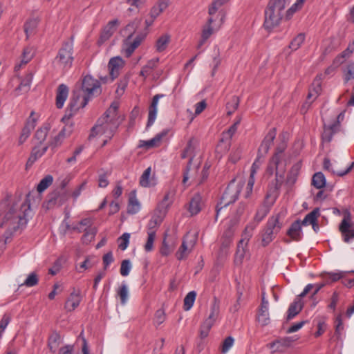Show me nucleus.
I'll return each instance as SVG.
<instances>
[{
	"label": "nucleus",
	"mask_w": 354,
	"mask_h": 354,
	"mask_svg": "<svg viewBox=\"0 0 354 354\" xmlns=\"http://www.w3.org/2000/svg\"><path fill=\"white\" fill-rule=\"evenodd\" d=\"M28 195L27 198H28ZM30 210V204L28 198L24 201H13L7 205L1 227L6 229L2 236L3 239V245H5L10 242L13 234L18 230L24 227L28 221L27 216Z\"/></svg>",
	"instance_id": "1"
},
{
	"label": "nucleus",
	"mask_w": 354,
	"mask_h": 354,
	"mask_svg": "<svg viewBox=\"0 0 354 354\" xmlns=\"http://www.w3.org/2000/svg\"><path fill=\"white\" fill-rule=\"evenodd\" d=\"M119 104L113 102L110 107L104 113V115L100 118L96 124L93 127L89 138L97 135H104L106 138L111 139L118 127L117 111Z\"/></svg>",
	"instance_id": "2"
},
{
	"label": "nucleus",
	"mask_w": 354,
	"mask_h": 354,
	"mask_svg": "<svg viewBox=\"0 0 354 354\" xmlns=\"http://www.w3.org/2000/svg\"><path fill=\"white\" fill-rule=\"evenodd\" d=\"M285 0H270L265 10L263 26L271 30L279 24L282 18L281 12L284 10Z\"/></svg>",
	"instance_id": "3"
},
{
	"label": "nucleus",
	"mask_w": 354,
	"mask_h": 354,
	"mask_svg": "<svg viewBox=\"0 0 354 354\" xmlns=\"http://www.w3.org/2000/svg\"><path fill=\"white\" fill-rule=\"evenodd\" d=\"M243 186V184L242 183H236L235 179L230 182L216 207V221L218 220L221 209L234 203L238 199Z\"/></svg>",
	"instance_id": "4"
},
{
	"label": "nucleus",
	"mask_w": 354,
	"mask_h": 354,
	"mask_svg": "<svg viewBox=\"0 0 354 354\" xmlns=\"http://www.w3.org/2000/svg\"><path fill=\"white\" fill-rule=\"evenodd\" d=\"M73 41L71 37L63 44L55 57V62L60 67L66 69L71 67L73 62Z\"/></svg>",
	"instance_id": "5"
},
{
	"label": "nucleus",
	"mask_w": 354,
	"mask_h": 354,
	"mask_svg": "<svg viewBox=\"0 0 354 354\" xmlns=\"http://www.w3.org/2000/svg\"><path fill=\"white\" fill-rule=\"evenodd\" d=\"M281 165L282 162L279 161L278 156L273 155L266 169V173L269 176H272L275 173V189H279L283 182L286 168L285 165L281 167Z\"/></svg>",
	"instance_id": "6"
},
{
	"label": "nucleus",
	"mask_w": 354,
	"mask_h": 354,
	"mask_svg": "<svg viewBox=\"0 0 354 354\" xmlns=\"http://www.w3.org/2000/svg\"><path fill=\"white\" fill-rule=\"evenodd\" d=\"M91 99L88 94L82 92L77 87L73 91L72 96L70 100L68 108L70 109L71 114L75 113L80 109L86 106L88 101Z\"/></svg>",
	"instance_id": "7"
},
{
	"label": "nucleus",
	"mask_w": 354,
	"mask_h": 354,
	"mask_svg": "<svg viewBox=\"0 0 354 354\" xmlns=\"http://www.w3.org/2000/svg\"><path fill=\"white\" fill-rule=\"evenodd\" d=\"M351 217L350 212L346 210L344 213V218L339 227L342 239L346 243H350L354 239V229L351 228Z\"/></svg>",
	"instance_id": "8"
},
{
	"label": "nucleus",
	"mask_w": 354,
	"mask_h": 354,
	"mask_svg": "<svg viewBox=\"0 0 354 354\" xmlns=\"http://www.w3.org/2000/svg\"><path fill=\"white\" fill-rule=\"evenodd\" d=\"M76 87L92 97L95 93L100 91V83L97 80L88 75L83 78L81 85L76 86Z\"/></svg>",
	"instance_id": "9"
},
{
	"label": "nucleus",
	"mask_w": 354,
	"mask_h": 354,
	"mask_svg": "<svg viewBox=\"0 0 354 354\" xmlns=\"http://www.w3.org/2000/svg\"><path fill=\"white\" fill-rule=\"evenodd\" d=\"M169 6L168 0H158V2L151 8L149 18L145 20L147 27L151 26L154 20L167 9Z\"/></svg>",
	"instance_id": "10"
},
{
	"label": "nucleus",
	"mask_w": 354,
	"mask_h": 354,
	"mask_svg": "<svg viewBox=\"0 0 354 354\" xmlns=\"http://www.w3.org/2000/svg\"><path fill=\"white\" fill-rule=\"evenodd\" d=\"M196 240L195 238H192L189 240V236H186L183 239L180 247L176 253V257L177 259L180 261L185 259L193 250L196 244Z\"/></svg>",
	"instance_id": "11"
},
{
	"label": "nucleus",
	"mask_w": 354,
	"mask_h": 354,
	"mask_svg": "<svg viewBox=\"0 0 354 354\" xmlns=\"http://www.w3.org/2000/svg\"><path fill=\"white\" fill-rule=\"evenodd\" d=\"M125 62L120 56L113 57L108 63L109 75L111 81L118 77L120 70L124 66Z\"/></svg>",
	"instance_id": "12"
},
{
	"label": "nucleus",
	"mask_w": 354,
	"mask_h": 354,
	"mask_svg": "<svg viewBox=\"0 0 354 354\" xmlns=\"http://www.w3.org/2000/svg\"><path fill=\"white\" fill-rule=\"evenodd\" d=\"M277 135L276 128H272L269 130L265 138H263L259 149L258 154L264 157L268 152L272 145L273 144L274 140Z\"/></svg>",
	"instance_id": "13"
},
{
	"label": "nucleus",
	"mask_w": 354,
	"mask_h": 354,
	"mask_svg": "<svg viewBox=\"0 0 354 354\" xmlns=\"http://www.w3.org/2000/svg\"><path fill=\"white\" fill-rule=\"evenodd\" d=\"M119 24V21L118 19H113L110 21L102 29L100 37L98 41L99 44H102L110 39V37L113 35L115 31L117 29V27Z\"/></svg>",
	"instance_id": "14"
},
{
	"label": "nucleus",
	"mask_w": 354,
	"mask_h": 354,
	"mask_svg": "<svg viewBox=\"0 0 354 354\" xmlns=\"http://www.w3.org/2000/svg\"><path fill=\"white\" fill-rule=\"evenodd\" d=\"M214 21V20L212 16H210L207 19V24L203 26L201 32V38L197 45L198 49H200L204 45L206 41L214 32L215 30L212 26Z\"/></svg>",
	"instance_id": "15"
},
{
	"label": "nucleus",
	"mask_w": 354,
	"mask_h": 354,
	"mask_svg": "<svg viewBox=\"0 0 354 354\" xmlns=\"http://www.w3.org/2000/svg\"><path fill=\"white\" fill-rule=\"evenodd\" d=\"M297 339L295 337H285L278 339L270 344V348L274 351L283 352L286 348L290 347L292 342Z\"/></svg>",
	"instance_id": "16"
},
{
	"label": "nucleus",
	"mask_w": 354,
	"mask_h": 354,
	"mask_svg": "<svg viewBox=\"0 0 354 354\" xmlns=\"http://www.w3.org/2000/svg\"><path fill=\"white\" fill-rule=\"evenodd\" d=\"M81 300L80 291L74 289L65 303V309L70 312L74 310L80 305Z\"/></svg>",
	"instance_id": "17"
},
{
	"label": "nucleus",
	"mask_w": 354,
	"mask_h": 354,
	"mask_svg": "<svg viewBox=\"0 0 354 354\" xmlns=\"http://www.w3.org/2000/svg\"><path fill=\"white\" fill-rule=\"evenodd\" d=\"M164 95L157 94L153 96L151 104L149 109L148 120L147 123V128L151 127L156 120L157 115V105L158 100L160 97H162Z\"/></svg>",
	"instance_id": "18"
},
{
	"label": "nucleus",
	"mask_w": 354,
	"mask_h": 354,
	"mask_svg": "<svg viewBox=\"0 0 354 354\" xmlns=\"http://www.w3.org/2000/svg\"><path fill=\"white\" fill-rule=\"evenodd\" d=\"M302 224L299 220L293 222L287 232V235L289 236L293 241H299L302 238Z\"/></svg>",
	"instance_id": "19"
},
{
	"label": "nucleus",
	"mask_w": 354,
	"mask_h": 354,
	"mask_svg": "<svg viewBox=\"0 0 354 354\" xmlns=\"http://www.w3.org/2000/svg\"><path fill=\"white\" fill-rule=\"evenodd\" d=\"M176 241L174 238L165 234L162 246L160 252L162 256L169 255L175 248Z\"/></svg>",
	"instance_id": "20"
},
{
	"label": "nucleus",
	"mask_w": 354,
	"mask_h": 354,
	"mask_svg": "<svg viewBox=\"0 0 354 354\" xmlns=\"http://www.w3.org/2000/svg\"><path fill=\"white\" fill-rule=\"evenodd\" d=\"M48 149V145H46V144L44 145L43 146L35 145L27 161V165H32L38 158H41L46 152Z\"/></svg>",
	"instance_id": "21"
},
{
	"label": "nucleus",
	"mask_w": 354,
	"mask_h": 354,
	"mask_svg": "<svg viewBox=\"0 0 354 354\" xmlns=\"http://www.w3.org/2000/svg\"><path fill=\"white\" fill-rule=\"evenodd\" d=\"M68 95V88L64 84H62L59 85L57 90L56 95V106L58 109H62L64 104L66 100Z\"/></svg>",
	"instance_id": "22"
},
{
	"label": "nucleus",
	"mask_w": 354,
	"mask_h": 354,
	"mask_svg": "<svg viewBox=\"0 0 354 354\" xmlns=\"http://www.w3.org/2000/svg\"><path fill=\"white\" fill-rule=\"evenodd\" d=\"M202 197L199 194H195L189 203L188 210L192 216L198 214L202 208Z\"/></svg>",
	"instance_id": "23"
},
{
	"label": "nucleus",
	"mask_w": 354,
	"mask_h": 354,
	"mask_svg": "<svg viewBox=\"0 0 354 354\" xmlns=\"http://www.w3.org/2000/svg\"><path fill=\"white\" fill-rule=\"evenodd\" d=\"M168 131L167 129H164L160 133L156 134L152 139L144 141L143 144L140 145V147H145L147 149L158 147L162 138L167 135Z\"/></svg>",
	"instance_id": "24"
},
{
	"label": "nucleus",
	"mask_w": 354,
	"mask_h": 354,
	"mask_svg": "<svg viewBox=\"0 0 354 354\" xmlns=\"http://www.w3.org/2000/svg\"><path fill=\"white\" fill-rule=\"evenodd\" d=\"M50 131L49 124H44L37 130L34 136L35 145H44Z\"/></svg>",
	"instance_id": "25"
},
{
	"label": "nucleus",
	"mask_w": 354,
	"mask_h": 354,
	"mask_svg": "<svg viewBox=\"0 0 354 354\" xmlns=\"http://www.w3.org/2000/svg\"><path fill=\"white\" fill-rule=\"evenodd\" d=\"M280 218L281 216L279 214L270 217L267 221L266 227L273 231L275 234H277L283 225Z\"/></svg>",
	"instance_id": "26"
},
{
	"label": "nucleus",
	"mask_w": 354,
	"mask_h": 354,
	"mask_svg": "<svg viewBox=\"0 0 354 354\" xmlns=\"http://www.w3.org/2000/svg\"><path fill=\"white\" fill-rule=\"evenodd\" d=\"M234 236V232L232 229L228 228L225 230L221 237V250L225 253L227 252V250L230 247Z\"/></svg>",
	"instance_id": "27"
},
{
	"label": "nucleus",
	"mask_w": 354,
	"mask_h": 354,
	"mask_svg": "<svg viewBox=\"0 0 354 354\" xmlns=\"http://www.w3.org/2000/svg\"><path fill=\"white\" fill-rule=\"evenodd\" d=\"M319 215V209L315 208L312 212L306 215L301 223L302 225H312L313 229L315 230L316 222H317Z\"/></svg>",
	"instance_id": "28"
},
{
	"label": "nucleus",
	"mask_w": 354,
	"mask_h": 354,
	"mask_svg": "<svg viewBox=\"0 0 354 354\" xmlns=\"http://www.w3.org/2000/svg\"><path fill=\"white\" fill-rule=\"evenodd\" d=\"M303 308V304L299 298H297L292 302L288 309L287 315V320H290L298 315Z\"/></svg>",
	"instance_id": "29"
},
{
	"label": "nucleus",
	"mask_w": 354,
	"mask_h": 354,
	"mask_svg": "<svg viewBox=\"0 0 354 354\" xmlns=\"http://www.w3.org/2000/svg\"><path fill=\"white\" fill-rule=\"evenodd\" d=\"M219 314V302L217 299L214 297V301L211 305L210 313L208 317L205 320L206 322H209L214 325L216 319H217Z\"/></svg>",
	"instance_id": "30"
},
{
	"label": "nucleus",
	"mask_w": 354,
	"mask_h": 354,
	"mask_svg": "<svg viewBox=\"0 0 354 354\" xmlns=\"http://www.w3.org/2000/svg\"><path fill=\"white\" fill-rule=\"evenodd\" d=\"M247 243L248 241H245L243 239L239 241L234 257L236 264H241L242 263L245 253V247L247 245Z\"/></svg>",
	"instance_id": "31"
},
{
	"label": "nucleus",
	"mask_w": 354,
	"mask_h": 354,
	"mask_svg": "<svg viewBox=\"0 0 354 354\" xmlns=\"http://www.w3.org/2000/svg\"><path fill=\"white\" fill-rule=\"evenodd\" d=\"M121 52L127 57H129L133 53V33L128 35L123 41Z\"/></svg>",
	"instance_id": "32"
},
{
	"label": "nucleus",
	"mask_w": 354,
	"mask_h": 354,
	"mask_svg": "<svg viewBox=\"0 0 354 354\" xmlns=\"http://www.w3.org/2000/svg\"><path fill=\"white\" fill-rule=\"evenodd\" d=\"M268 308L269 307L265 306H259V308L257 319L263 326L268 325L270 321Z\"/></svg>",
	"instance_id": "33"
},
{
	"label": "nucleus",
	"mask_w": 354,
	"mask_h": 354,
	"mask_svg": "<svg viewBox=\"0 0 354 354\" xmlns=\"http://www.w3.org/2000/svg\"><path fill=\"white\" fill-rule=\"evenodd\" d=\"M33 57V52L31 48L26 47L24 49L21 59L19 64H17L15 66V71H18L23 65H26L28 63Z\"/></svg>",
	"instance_id": "34"
},
{
	"label": "nucleus",
	"mask_w": 354,
	"mask_h": 354,
	"mask_svg": "<svg viewBox=\"0 0 354 354\" xmlns=\"http://www.w3.org/2000/svg\"><path fill=\"white\" fill-rule=\"evenodd\" d=\"M116 295L120 298V304L125 305L129 299V289L124 281L116 290Z\"/></svg>",
	"instance_id": "35"
},
{
	"label": "nucleus",
	"mask_w": 354,
	"mask_h": 354,
	"mask_svg": "<svg viewBox=\"0 0 354 354\" xmlns=\"http://www.w3.org/2000/svg\"><path fill=\"white\" fill-rule=\"evenodd\" d=\"M61 343L60 335L57 332H53L48 337V346L50 351L55 353Z\"/></svg>",
	"instance_id": "36"
},
{
	"label": "nucleus",
	"mask_w": 354,
	"mask_h": 354,
	"mask_svg": "<svg viewBox=\"0 0 354 354\" xmlns=\"http://www.w3.org/2000/svg\"><path fill=\"white\" fill-rule=\"evenodd\" d=\"M230 146L231 140L225 139V138L221 136L219 142L216 146V151L221 155L226 153L229 151Z\"/></svg>",
	"instance_id": "37"
},
{
	"label": "nucleus",
	"mask_w": 354,
	"mask_h": 354,
	"mask_svg": "<svg viewBox=\"0 0 354 354\" xmlns=\"http://www.w3.org/2000/svg\"><path fill=\"white\" fill-rule=\"evenodd\" d=\"M345 276L344 272H328L323 274V279L326 283H333L343 279Z\"/></svg>",
	"instance_id": "38"
},
{
	"label": "nucleus",
	"mask_w": 354,
	"mask_h": 354,
	"mask_svg": "<svg viewBox=\"0 0 354 354\" xmlns=\"http://www.w3.org/2000/svg\"><path fill=\"white\" fill-rule=\"evenodd\" d=\"M344 80L345 83L354 79V62H348L343 68Z\"/></svg>",
	"instance_id": "39"
},
{
	"label": "nucleus",
	"mask_w": 354,
	"mask_h": 354,
	"mask_svg": "<svg viewBox=\"0 0 354 354\" xmlns=\"http://www.w3.org/2000/svg\"><path fill=\"white\" fill-rule=\"evenodd\" d=\"M312 185L317 189H322L326 185V178L323 173L317 172L312 178Z\"/></svg>",
	"instance_id": "40"
},
{
	"label": "nucleus",
	"mask_w": 354,
	"mask_h": 354,
	"mask_svg": "<svg viewBox=\"0 0 354 354\" xmlns=\"http://www.w3.org/2000/svg\"><path fill=\"white\" fill-rule=\"evenodd\" d=\"M65 138V129L61 130L59 133L50 139L46 144L48 147L55 148L59 146Z\"/></svg>",
	"instance_id": "41"
},
{
	"label": "nucleus",
	"mask_w": 354,
	"mask_h": 354,
	"mask_svg": "<svg viewBox=\"0 0 354 354\" xmlns=\"http://www.w3.org/2000/svg\"><path fill=\"white\" fill-rule=\"evenodd\" d=\"M170 36L167 34L160 36L156 41V48L159 53L164 51L169 43Z\"/></svg>",
	"instance_id": "42"
},
{
	"label": "nucleus",
	"mask_w": 354,
	"mask_h": 354,
	"mask_svg": "<svg viewBox=\"0 0 354 354\" xmlns=\"http://www.w3.org/2000/svg\"><path fill=\"white\" fill-rule=\"evenodd\" d=\"M159 58L149 60L141 70L140 75L143 77H147L150 74L151 71L157 66Z\"/></svg>",
	"instance_id": "43"
},
{
	"label": "nucleus",
	"mask_w": 354,
	"mask_h": 354,
	"mask_svg": "<svg viewBox=\"0 0 354 354\" xmlns=\"http://www.w3.org/2000/svg\"><path fill=\"white\" fill-rule=\"evenodd\" d=\"M239 102L240 100L238 96L234 95L231 97L230 100L226 104L227 115H232L238 109Z\"/></svg>",
	"instance_id": "44"
},
{
	"label": "nucleus",
	"mask_w": 354,
	"mask_h": 354,
	"mask_svg": "<svg viewBox=\"0 0 354 354\" xmlns=\"http://www.w3.org/2000/svg\"><path fill=\"white\" fill-rule=\"evenodd\" d=\"M53 181V178L51 175H47L42 178L37 185V190L38 192L41 193L46 190Z\"/></svg>",
	"instance_id": "45"
},
{
	"label": "nucleus",
	"mask_w": 354,
	"mask_h": 354,
	"mask_svg": "<svg viewBox=\"0 0 354 354\" xmlns=\"http://www.w3.org/2000/svg\"><path fill=\"white\" fill-rule=\"evenodd\" d=\"M305 40V35L303 33L298 34L290 43L289 48L292 50H297L300 48Z\"/></svg>",
	"instance_id": "46"
},
{
	"label": "nucleus",
	"mask_w": 354,
	"mask_h": 354,
	"mask_svg": "<svg viewBox=\"0 0 354 354\" xmlns=\"http://www.w3.org/2000/svg\"><path fill=\"white\" fill-rule=\"evenodd\" d=\"M276 235L277 234H275L273 232V231L270 230V229H268L265 227V229L262 233V239H261V243H262L263 246H266L270 242H272Z\"/></svg>",
	"instance_id": "47"
},
{
	"label": "nucleus",
	"mask_w": 354,
	"mask_h": 354,
	"mask_svg": "<svg viewBox=\"0 0 354 354\" xmlns=\"http://www.w3.org/2000/svg\"><path fill=\"white\" fill-rule=\"evenodd\" d=\"M196 297L195 291L189 292L184 298V310H189L194 305Z\"/></svg>",
	"instance_id": "48"
},
{
	"label": "nucleus",
	"mask_w": 354,
	"mask_h": 354,
	"mask_svg": "<svg viewBox=\"0 0 354 354\" xmlns=\"http://www.w3.org/2000/svg\"><path fill=\"white\" fill-rule=\"evenodd\" d=\"M240 119L238 120L227 131H223L221 136H223L225 138V139L231 140L234 134L236 133L237 127L240 124Z\"/></svg>",
	"instance_id": "49"
},
{
	"label": "nucleus",
	"mask_w": 354,
	"mask_h": 354,
	"mask_svg": "<svg viewBox=\"0 0 354 354\" xmlns=\"http://www.w3.org/2000/svg\"><path fill=\"white\" fill-rule=\"evenodd\" d=\"M300 169V165L297 163L294 165L290 171V173L287 177V182L289 183H295L296 181L297 177L298 176L299 171Z\"/></svg>",
	"instance_id": "50"
},
{
	"label": "nucleus",
	"mask_w": 354,
	"mask_h": 354,
	"mask_svg": "<svg viewBox=\"0 0 354 354\" xmlns=\"http://www.w3.org/2000/svg\"><path fill=\"white\" fill-rule=\"evenodd\" d=\"M230 0H214L209 8L208 13L213 16L220 7L228 2Z\"/></svg>",
	"instance_id": "51"
},
{
	"label": "nucleus",
	"mask_w": 354,
	"mask_h": 354,
	"mask_svg": "<svg viewBox=\"0 0 354 354\" xmlns=\"http://www.w3.org/2000/svg\"><path fill=\"white\" fill-rule=\"evenodd\" d=\"M149 27H147V24H145V30L137 34L136 37L134 38V50L137 48L142 42L145 39L147 34Z\"/></svg>",
	"instance_id": "52"
},
{
	"label": "nucleus",
	"mask_w": 354,
	"mask_h": 354,
	"mask_svg": "<svg viewBox=\"0 0 354 354\" xmlns=\"http://www.w3.org/2000/svg\"><path fill=\"white\" fill-rule=\"evenodd\" d=\"M151 174V167H148L145 170L140 179V184L142 187H149L151 185L149 180V176Z\"/></svg>",
	"instance_id": "53"
},
{
	"label": "nucleus",
	"mask_w": 354,
	"mask_h": 354,
	"mask_svg": "<svg viewBox=\"0 0 354 354\" xmlns=\"http://www.w3.org/2000/svg\"><path fill=\"white\" fill-rule=\"evenodd\" d=\"M130 234L124 233L118 239V248L121 250H124L127 248L129 242Z\"/></svg>",
	"instance_id": "54"
},
{
	"label": "nucleus",
	"mask_w": 354,
	"mask_h": 354,
	"mask_svg": "<svg viewBox=\"0 0 354 354\" xmlns=\"http://www.w3.org/2000/svg\"><path fill=\"white\" fill-rule=\"evenodd\" d=\"M155 237L156 230H150L148 232L147 241L145 245V250L147 252H150L152 250Z\"/></svg>",
	"instance_id": "55"
},
{
	"label": "nucleus",
	"mask_w": 354,
	"mask_h": 354,
	"mask_svg": "<svg viewBox=\"0 0 354 354\" xmlns=\"http://www.w3.org/2000/svg\"><path fill=\"white\" fill-rule=\"evenodd\" d=\"M234 342V339L232 337L228 336L227 337L223 342L221 344V351L222 353L225 354L232 348Z\"/></svg>",
	"instance_id": "56"
},
{
	"label": "nucleus",
	"mask_w": 354,
	"mask_h": 354,
	"mask_svg": "<svg viewBox=\"0 0 354 354\" xmlns=\"http://www.w3.org/2000/svg\"><path fill=\"white\" fill-rule=\"evenodd\" d=\"M268 212L269 209L266 206L261 207L257 210L254 218V221L259 223L266 217Z\"/></svg>",
	"instance_id": "57"
},
{
	"label": "nucleus",
	"mask_w": 354,
	"mask_h": 354,
	"mask_svg": "<svg viewBox=\"0 0 354 354\" xmlns=\"http://www.w3.org/2000/svg\"><path fill=\"white\" fill-rule=\"evenodd\" d=\"M131 262L129 259L123 260L121 263L120 272V274L123 277H126L129 275L131 271Z\"/></svg>",
	"instance_id": "58"
},
{
	"label": "nucleus",
	"mask_w": 354,
	"mask_h": 354,
	"mask_svg": "<svg viewBox=\"0 0 354 354\" xmlns=\"http://www.w3.org/2000/svg\"><path fill=\"white\" fill-rule=\"evenodd\" d=\"M38 281L37 275L35 272H32L28 276L23 285L32 287L38 283Z\"/></svg>",
	"instance_id": "59"
},
{
	"label": "nucleus",
	"mask_w": 354,
	"mask_h": 354,
	"mask_svg": "<svg viewBox=\"0 0 354 354\" xmlns=\"http://www.w3.org/2000/svg\"><path fill=\"white\" fill-rule=\"evenodd\" d=\"M37 21L35 19H30L24 24V31L26 32L27 37L28 34L31 33L37 27Z\"/></svg>",
	"instance_id": "60"
},
{
	"label": "nucleus",
	"mask_w": 354,
	"mask_h": 354,
	"mask_svg": "<svg viewBox=\"0 0 354 354\" xmlns=\"http://www.w3.org/2000/svg\"><path fill=\"white\" fill-rule=\"evenodd\" d=\"M212 326L213 325L209 322H203L200 329V337L201 339L205 338L208 336L209 332Z\"/></svg>",
	"instance_id": "61"
},
{
	"label": "nucleus",
	"mask_w": 354,
	"mask_h": 354,
	"mask_svg": "<svg viewBox=\"0 0 354 354\" xmlns=\"http://www.w3.org/2000/svg\"><path fill=\"white\" fill-rule=\"evenodd\" d=\"M128 82H129V77H124V78H122L120 82H119L118 84V86L116 89V94L118 95V96H121L124 92V90L128 84Z\"/></svg>",
	"instance_id": "62"
},
{
	"label": "nucleus",
	"mask_w": 354,
	"mask_h": 354,
	"mask_svg": "<svg viewBox=\"0 0 354 354\" xmlns=\"http://www.w3.org/2000/svg\"><path fill=\"white\" fill-rule=\"evenodd\" d=\"M335 334L338 337L341 335L342 331L344 330L342 315L337 316L335 321Z\"/></svg>",
	"instance_id": "63"
},
{
	"label": "nucleus",
	"mask_w": 354,
	"mask_h": 354,
	"mask_svg": "<svg viewBox=\"0 0 354 354\" xmlns=\"http://www.w3.org/2000/svg\"><path fill=\"white\" fill-rule=\"evenodd\" d=\"M165 319V311L162 309H158L156 310L154 316V323L158 326L160 325L164 322Z\"/></svg>",
	"instance_id": "64"
}]
</instances>
